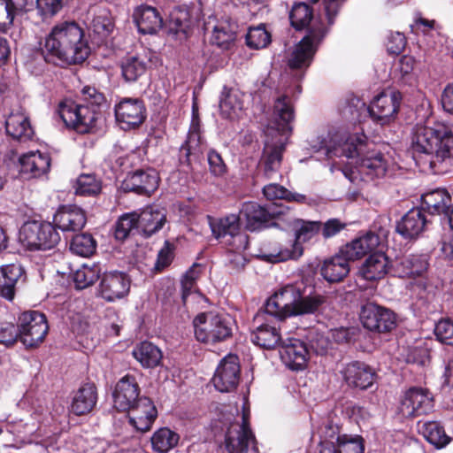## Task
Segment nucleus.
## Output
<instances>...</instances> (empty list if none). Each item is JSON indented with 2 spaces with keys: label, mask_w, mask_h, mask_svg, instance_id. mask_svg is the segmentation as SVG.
Listing matches in <instances>:
<instances>
[{
  "label": "nucleus",
  "mask_w": 453,
  "mask_h": 453,
  "mask_svg": "<svg viewBox=\"0 0 453 453\" xmlns=\"http://www.w3.org/2000/svg\"><path fill=\"white\" fill-rule=\"evenodd\" d=\"M411 149L418 164L426 165L435 173L444 172L443 165L453 160V127L440 121L429 119L425 125L415 128Z\"/></svg>",
  "instance_id": "f257e3e1"
},
{
  "label": "nucleus",
  "mask_w": 453,
  "mask_h": 453,
  "mask_svg": "<svg viewBox=\"0 0 453 453\" xmlns=\"http://www.w3.org/2000/svg\"><path fill=\"white\" fill-rule=\"evenodd\" d=\"M320 150L329 158H356V165L350 173L344 172L350 181H356L358 178L365 181L380 179L386 176L389 169L388 159L363 134L352 135L343 143L325 145Z\"/></svg>",
  "instance_id": "f03ea898"
},
{
  "label": "nucleus",
  "mask_w": 453,
  "mask_h": 453,
  "mask_svg": "<svg viewBox=\"0 0 453 453\" xmlns=\"http://www.w3.org/2000/svg\"><path fill=\"white\" fill-rule=\"evenodd\" d=\"M44 48L48 58L66 65L82 63L90 52L82 28L73 21L56 24L45 39Z\"/></svg>",
  "instance_id": "7ed1b4c3"
},
{
  "label": "nucleus",
  "mask_w": 453,
  "mask_h": 453,
  "mask_svg": "<svg viewBox=\"0 0 453 453\" xmlns=\"http://www.w3.org/2000/svg\"><path fill=\"white\" fill-rule=\"evenodd\" d=\"M84 104L65 101L58 106V114L66 127L77 133L91 132L96 126L100 112L98 108L104 103V96L96 88L86 86L81 90Z\"/></svg>",
  "instance_id": "20e7f679"
},
{
  "label": "nucleus",
  "mask_w": 453,
  "mask_h": 453,
  "mask_svg": "<svg viewBox=\"0 0 453 453\" xmlns=\"http://www.w3.org/2000/svg\"><path fill=\"white\" fill-rule=\"evenodd\" d=\"M193 325L196 340L204 343L224 342L232 335L230 319L214 311L198 314Z\"/></svg>",
  "instance_id": "39448f33"
},
{
  "label": "nucleus",
  "mask_w": 453,
  "mask_h": 453,
  "mask_svg": "<svg viewBox=\"0 0 453 453\" xmlns=\"http://www.w3.org/2000/svg\"><path fill=\"white\" fill-rule=\"evenodd\" d=\"M19 240L27 250H45L55 247L60 236L50 223L29 221L21 226Z\"/></svg>",
  "instance_id": "423d86ee"
},
{
  "label": "nucleus",
  "mask_w": 453,
  "mask_h": 453,
  "mask_svg": "<svg viewBox=\"0 0 453 453\" xmlns=\"http://www.w3.org/2000/svg\"><path fill=\"white\" fill-rule=\"evenodd\" d=\"M284 150V137H266L263 155L256 174L257 182L276 180L277 177H281L280 168Z\"/></svg>",
  "instance_id": "0eeeda50"
},
{
  "label": "nucleus",
  "mask_w": 453,
  "mask_h": 453,
  "mask_svg": "<svg viewBox=\"0 0 453 453\" xmlns=\"http://www.w3.org/2000/svg\"><path fill=\"white\" fill-rule=\"evenodd\" d=\"M18 327L19 339L29 348L42 343L49 329L45 316L36 311L23 312L19 317Z\"/></svg>",
  "instance_id": "6e6552de"
},
{
  "label": "nucleus",
  "mask_w": 453,
  "mask_h": 453,
  "mask_svg": "<svg viewBox=\"0 0 453 453\" xmlns=\"http://www.w3.org/2000/svg\"><path fill=\"white\" fill-rule=\"evenodd\" d=\"M433 408V394L427 388L413 387L403 393L398 411L403 418H415L427 414Z\"/></svg>",
  "instance_id": "1a4fd4ad"
},
{
  "label": "nucleus",
  "mask_w": 453,
  "mask_h": 453,
  "mask_svg": "<svg viewBox=\"0 0 453 453\" xmlns=\"http://www.w3.org/2000/svg\"><path fill=\"white\" fill-rule=\"evenodd\" d=\"M301 287L302 283L289 284L279 289L267 300L265 312L280 319L293 316Z\"/></svg>",
  "instance_id": "9d476101"
},
{
  "label": "nucleus",
  "mask_w": 453,
  "mask_h": 453,
  "mask_svg": "<svg viewBox=\"0 0 453 453\" xmlns=\"http://www.w3.org/2000/svg\"><path fill=\"white\" fill-rule=\"evenodd\" d=\"M325 33V30L320 28L310 31L293 49L288 57V66L291 69L307 68L311 65Z\"/></svg>",
  "instance_id": "9b49d317"
},
{
  "label": "nucleus",
  "mask_w": 453,
  "mask_h": 453,
  "mask_svg": "<svg viewBox=\"0 0 453 453\" xmlns=\"http://www.w3.org/2000/svg\"><path fill=\"white\" fill-rule=\"evenodd\" d=\"M241 366L237 356L229 354L218 365L212 378L215 388L220 392L234 390L240 381Z\"/></svg>",
  "instance_id": "f8f14e48"
},
{
  "label": "nucleus",
  "mask_w": 453,
  "mask_h": 453,
  "mask_svg": "<svg viewBox=\"0 0 453 453\" xmlns=\"http://www.w3.org/2000/svg\"><path fill=\"white\" fill-rule=\"evenodd\" d=\"M295 118L290 99L283 96L274 104L273 119L265 129L266 137H283L291 131V122Z\"/></svg>",
  "instance_id": "ddd939ff"
},
{
  "label": "nucleus",
  "mask_w": 453,
  "mask_h": 453,
  "mask_svg": "<svg viewBox=\"0 0 453 453\" xmlns=\"http://www.w3.org/2000/svg\"><path fill=\"white\" fill-rule=\"evenodd\" d=\"M400 101L399 92H382L372 100L366 110L374 121L386 125L395 119Z\"/></svg>",
  "instance_id": "4468645a"
},
{
  "label": "nucleus",
  "mask_w": 453,
  "mask_h": 453,
  "mask_svg": "<svg viewBox=\"0 0 453 453\" xmlns=\"http://www.w3.org/2000/svg\"><path fill=\"white\" fill-rule=\"evenodd\" d=\"M360 319L370 331L389 332L395 326V316L387 308L368 303L362 307Z\"/></svg>",
  "instance_id": "2eb2a0df"
},
{
  "label": "nucleus",
  "mask_w": 453,
  "mask_h": 453,
  "mask_svg": "<svg viewBox=\"0 0 453 453\" xmlns=\"http://www.w3.org/2000/svg\"><path fill=\"white\" fill-rule=\"evenodd\" d=\"M130 290V279L121 272L104 273L100 280L98 293L107 302L124 298Z\"/></svg>",
  "instance_id": "dca6fc26"
},
{
  "label": "nucleus",
  "mask_w": 453,
  "mask_h": 453,
  "mask_svg": "<svg viewBox=\"0 0 453 453\" xmlns=\"http://www.w3.org/2000/svg\"><path fill=\"white\" fill-rule=\"evenodd\" d=\"M255 448V437L249 422L248 414L243 413L242 424L230 426L226 435V448L229 453H247L249 448Z\"/></svg>",
  "instance_id": "f3484780"
},
{
  "label": "nucleus",
  "mask_w": 453,
  "mask_h": 453,
  "mask_svg": "<svg viewBox=\"0 0 453 453\" xmlns=\"http://www.w3.org/2000/svg\"><path fill=\"white\" fill-rule=\"evenodd\" d=\"M143 103L139 99L125 98L115 106L116 119L122 129L140 126L146 118Z\"/></svg>",
  "instance_id": "a211bd4d"
},
{
  "label": "nucleus",
  "mask_w": 453,
  "mask_h": 453,
  "mask_svg": "<svg viewBox=\"0 0 453 453\" xmlns=\"http://www.w3.org/2000/svg\"><path fill=\"white\" fill-rule=\"evenodd\" d=\"M126 411L128 414L129 423L141 433L150 430L157 417L154 403L145 396L139 398L138 402Z\"/></svg>",
  "instance_id": "6ab92c4d"
},
{
  "label": "nucleus",
  "mask_w": 453,
  "mask_h": 453,
  "mask_svg": "<svg viewBox=\"0 0 453 453\" xmlns=\"http://www.w3.org/2000/svg\"><path fill=\"white\" fill-rule=\"evenodd\" d=\"M140 388L132 375H126L116 384L113 392V404L119 411H126L132 408L133 404L138 402Z\"/></svg>",
  "instance_id": "aec40b11"
},
{
  "label": "nucleus",
  "mask_w": 453,
  "mask_h": 453,
  "mask_svg": "<svg viewBox=\"0 0 453 453\" xmlns=\"http://www.w3.org/2000/svg\"><path fill=\"white\" fill-rule=\"evenodd\" d=\"M309 350L303 342L298 339H288L282 342L280 357L286 366L292 370H300L306 365Z\"/></svg>",
  "instance_id": "412c9836"
},
{
  "label": "nucleus",
  "mask_w": 453,
  "mask_h": 453,
  "mask_svg": "<svg viewBox=\"0 0 453 453\" xmlns=\"http://www.w3.org/2000/svg\"><path fill=\"white\" fill-rule=\"evenodd\" d=\"M158 174L153 170L137 171L128 175L122 182L121 188L125 192L150 194L158 185Z\"/></svg>",
  "instance_id": "4be33fe9"
},
{
  "label": "nucleus",
  "mask_w": 453,
  "mask_h": 453,
  "mask_svg": "<svg viewBox=\"0 0 453 453\" xmlns=\"http://www.w3.org/2000/svg\"><path fill=\"white\" fill-rule=\"evenodd\" d=\"M55 226L63 232L81 230L87 222L85 211L76 205L59 208L53 219Z\"/></svg>",
  "instance_id": "5701e85b"
},
{
  "label": "nucleus",
  "mask_w": 453,
  "mask_h": 453,
  "mask_svg": "<svg viewBox=\"0 0 453 453\" xmlns=\"http://www.w3.org/2000/svg\"><path fill=\"white\" fill-rule=\"evenodd\" d=\"M19 163L20 173L27 178H37L49 172L50 157L39 150L29 151L19 158Z\"/></svg>",
  "instance_id": "b1692460"
},
{
  "label": "nucleus",
  "mask_w": 453,
  "mask_h": 453,
  "mask_svg": "<svg viewBox=\"0 0 453 453\" xmlns=\"http://www.w3.org/2000/svg\"><path fill=\"white\" fill-rule=\"evenodd\" d=\"M346 383L353 388L366 389L373 384L375 373L367 365L360 362L348 364L341 372Z\"/></svg>",
  "instance_id": "393cba45"
},
{
  "label": "nucleus",
  "mask_w": 453,
  "mask_h": 453,
  "mask_svg": "<svg viewBox=\"0 0 453 453\" xmlns=\"http://www.w3.org/2000/svg\"><path fill=\"white\" fill-rule=\"evenodd\" d=\"M379 244L380 237L369 232L347 243L341 249V252L349 261H355L373 251Z\"/></svg>",
  "instance_id": "a878e982"
},
{
  "label": "nucleus",
  "mask_w": 453,
  "mask_h": 453,
  "mask_svg": "<svg viewBox=\"0 0 453 453\" xmlns=\"http://www.w3.org/2000/svg\"><path fill=\"white\" fill-rule=\"evenodd\" d=\"M134 21L141 34H156L163 26L158 11L149 5L137 7L133 13Z\"/></svg>",
  "instance_id": "bb28decb"
},
{
  "label": "nucleus",
  "mask_w": 453,
  "mask_h": 453,
  "mask_svg": "<svg viewBox=\"0 0 453 453\" xmlns=\"http://www.w3.org/2000/svg\"><path fill=\"white\" fill-rule=\"evenodd\" d=\"M6 132L12 138L27 141L34 134L28 117L22 108L12 110L5 121Z\"/></svg>",
  "instance_id": "cd10ccee"
},
{
  "label": "nucleus",
  "mask_w": 453,
  "mask_h": 453,
  "mask_svg": "<svg viewBox=\"0 0 453 453\" xmlns=\"http://www.w3.org/2000/svg\"><path fill=\"white\" fill-rule=\"evenodd\" d=\"M251 342L265 349H273L282 344L280 328L273 321H266L252 331Z\"/></svg>",
  "instance_id": "c85d7f7f"
},
{
  "label": "nucleus",
  "mask_w": 453,
  "mask_h": 453,
  "mask_svg": "<svg viewBox=\"0 0 453 453\" xmlns=\"http://www.w3.org/2000/svg\"><path fill=\"white\" fill-rule=\"evenodd\" d=\"M280 213V211H269L255 202H248L243 203L239 217L242 222H245V227L248 230L255 231L263 223L267 222L271 216Z\"/></svg>",
  "instance_id": "c756f323"
},
{
  "label": "nucleus",
  "mask_w": 453,
  "mask_h": 453,
  "mask_svg": "<svg viewBox=\"0 0 453 453\" xmlns=\"http://www.w3.org/2000/svg\"><path fill=\"white\" fill-rule=\"evenodd\" d=\"M426 224L424 212L420 209L414 208L402 218L396 226V230L406 239H415L424 231Z\"/></svg>",
  "instance_id": "7c9ffc66"
},
{
  "label": "nucleus",
  "mask_w": 453,
  "mask_h": 453,
  "mask_svg": "<svg viewBox=\"0 0 453 453\" xmlns=\"http://www.w3.org/2000/svg\"><path fill=\"white\" fill-rule=\"evenodd\" d=\"M0 296L9 301L15 296L16 285L24 273L19 264H10L0 267Z\"/></svg>",
  "instance_id": "2f4dec72"
},
{
  "label": "nucleus",
  "mask_w": 453,
  "mask_h": 453,
  "mask_svg": "<svg viewBox=\"0 0 453 453\" xmlns=\"http://www.w3.org/2000/svg\"><path fill=\"white\" fill-rule=\"evenodd\" d=\"M349 260L340 251L335 256L326 259L320 268V273L328 282H339L349 273Z\"/></svg>",
  "instance_id": "473e14b6"
},
{
  "label": "nucleus",
  "mask_w": 453,
  "mask_h": 453,
  "mask_svg": "<svg viewBox=\"0 0 453 453\" xmlns=\"http://www.w3.org/2000/svg\"><path fill=\"white\" fill-rule=\"evenodd\" d=\"M138 217L141 234L146 237L160 230L166 221L165 210L157 207H148Z\"/></svg>",
  "instance_id": "72a5a7b5"
},
{
  "label": "nucleus",
  "mask_w": 453,
  "mask_h": 453,
  "mask_svg": "<svg viewBox=\"0 0 453 453\" xmlns=\"http://www.w3.org/2000/svg\"><path fill=\"white\" fill-rule=\"evenodd\" d=\"M427 268L424 256L409 255L397 259L394 265L395 273L401 278L420 276Z\"/></svg>",
  "instance_id": "f704fd0d"
},
{
  "label": "nucleus",
  "mask_w": 453,
  "mask_h": 453,
  "mask_svg": "<svg viewBox=\"0 0 453 453\" xmlns=\"http://www.w3.org/2000/svg\"><path fill=\"white\" fill-rule=\"evenodd\" d=\"M97 401L96 386L85 383L76 392L71 405L72 411L76 415H84L93 410Z\"/></svg>",
  "instance_id": "c9c22d12"
},
{
  "label": "nucleus",
  "mask_w": 453,
  "mask_h": 453,
  "mask_svg": "<svg viewBox=\"0 0 453 453\" xmlns=\"http://www.w3.org/2000/svg\"><path fill=\"white\" fill-rule=\"evenodd\" d=\"M303 253V248L300 243L290 240L284 243H274L269 250L264 254V257L271 262L286 261L288 259H297Z\"/></svg>",
  "instance_id": "e433bc0d"
},
{
  "label": "nucleus",
  "mask_w": 453,
  "mask_h": 453,
  "mask_svg": "<svg viewBox=\"0 0 453 453\" xmlns=\"http://www.w3.org/2000/svg\"><path fill=\"white\" fill-rule=\"evenodd\" d=\"M388 257L383 253L372 254L362 265L360 275L367 280H378L388 273Z\"/></svg>",
  "instance_id": "4c0bfd02"
},
{
  "label": "nucleus",
  "mask_w": 453,
  "mask_h": 453,
  "mask_svg": "<svg viewBox=\"0 0 453 453\" xmlns=\"http://www.w3.org/2000/svg\"><path fill=\"white\" fill-rule=\"evenodd\" d=\"M422 201L430 214H449L451 197L445 189H435L422 196Z\"/></svg>",
  "instance_id": "58836bf2"
},
{
  "label": "nucleus",
  "mask_w": 453,
  "mask_h": 453,
  "mask_svg": "<svg viewBox=\"0 0 453 453\" xmlns=\"http://www.w3.org/2000/svg\"><path fill=\"white\" fill-rule=\"evenodd\" d=\"M243 97L244 94L237 89L223 93L219 103L221 115L230 119L238 118L244 107Z\"/></svg>",
  "instance_id": "ea45409f"
},
{
  "label": "nucleus",
  "mask_w": 453,
  "mask_h": 453,
  "mask_svg": "<svg viewBox=\"0 0 453 453\" xmlns=\"http://www.w3.org/2000/svg\"><path fill=\"white\" fill-rule=\"evenodd\" d=\"M132 354L142 367L151 368L159 365L162 359L161 350L153 343L142 342L134 348Z\"/></svg>",
  "instance_id": "a19ab883"
},
{
  "label": "nucleus",
  "mask_w": 453,
  "mask_h": 453,
  "mask_svg": "<svg viewBox=\"0 0 453 453\" xmlns=\"http://www.w3.org/2000/svg\"><path fill=\"white\" fill-rule=\"evenodd\" d=\"M236 26L227 20L219 21L214 26L211 42L219 48L227 50L235 40Z\"/></svg>",
  "instance_id": "79ce46f5"
},
{
  "label": "nucleus",
  "mask_w": 453,
  "mask_h": 453,
  "mask_svg": "<svg viewBox=\"0 0 453 453\" xmlns=\"http://www.w3.org/2000/svg\"><path fill=\"white\" fill-rule=\"evenodd\" d=\"M418 431L428 442L437 449L445 447L450 441V438L445 434L443 427L436 421L423 423Z\"/></svg>",
  "instance_id": "37998d69"
},
{
  "label": "nucleus",
  "mask_w": 453,
  "mask_h": 453,
  "mask_svg": "<svg viewBox=\"0 0 453 453\" xmlns=\"http://www.w3.org/2000/svg\"><path fill=\"white\" fill-rule=\"evenodd\" d=\"M179 439L175 432L167 427H162L153 434L150 441L154 451L166 453L178 444Z\"/></svg>",
  "instance_id": "c03bdc74"
},
{
  "label": "nucleus",
  "mask_w": 453,
  "mask_h": 453,
  "mask_svg": "<svg viewBox=\"0 0 453 453\" xmlns=\"http://www.w3.org/2000/svg\"><path fill=\"white\" fill-rule=\"evenodd\" d=\"M303 286L302 285L293 316L315 313L326 301V296L319 294L303 296Z\"/></svg>",
  "instance_id": "a18cd8bd"
},
{
  "label": "nucleus",
  "mask_w": 453,
  "mask_h": 453,
  "mask_svg": "<svg viewBox=\"0 0 453 453\" xmlns=\"http://www.w3.org/2000/svg\"><path fill=\"white\" fill-rule=\"evenodd\" d=\"M241 219L239 216L231 214L217 221L210 223L213 235L217 239L223 238L226 240L231 234H234L240 230Z\"/></svg>",
  "instance_id": "49530a36"
},
{
  "label": "nucleus",
  "mask_w": 453,
  "mask_h": 453,
  "mask_svg": "<svg viewBox=\"0 0 453 453\" xmlns=\"http://www.w3.org/2000/svg\"><path fill=\"white\" fill-rule=\"evenodd\" d=\"M292 226L295 233V240L302 245V243L309 242L319 233L321 222L296 219L292 223Z\"/></svg>",
  "instance_id": "de8ad7c7"
},
{
  "label": "nucleus",
  "mask_w": 453,
  "mask_h": 453,
  "mask_svg": "<svg viewBox=\"0 0 453 453\" xmlns=\"http://www.w3.org/2000/svg\"><path fill=\"white\" fill-rule=\"evenodd\" d=\"M263 194L268 200L284 199L288 202H306V196L304 195L293 193L277 183L265 185L263 188Z\"/></svg>",
  "instance_id": "09e8293b"
},
{
  "label": "nucleus",
  "mask_w": 453,
  "mask_h": 453,
  "mask_svg": "<svg viewBox=\"0 0 453 453\" xmlns=\"http://www.w3.org/2000/svg\"><path fill=\"white\" fill-rule=\"evenodd\" d=\"M139 217L136 212L122 215L116 223L115 237L123 241L131 234L141 233L139 228Z\"/></svg>",
  "instance_id": "8fccbe9b"
},
{
  "label": "nucleus",
  "mask_w": 453,
  "mask_h": 453,
  "mask_svg": "<svg viewBox=\"0 0 453 453\" xmlns=\"http://www.w3.org/2000/svg\"><path fill=\"white\" fill-rule=\"evenodd\" d=\"M190 27L189 13L184 9H175L170 14L168 32L173 35L186 36Z\"/></svg>",
  "instance_id": "3c124183"
},
{
  "label": "nucleus",
  "mask_w": 453,
  "mask_h": 453,
  "mask_svg": "<svg viewBox=\"0 0 453 453\" xmlns=\"http://www.w3.org/2000/svg\"><path fill=\"white\" fill-rule=\"evenodd\" d=\"M147 69L146 62L137 56L125 58L121 65L122 75L127 81H134L144 74Z\"/></svg>",
  "instance_id": "603ef678"
},
{
  "label": "nucleus",
  "mask_w": 453,
  "mask_h": 453,
  "mask_svg": "<svg viewBox=\"0 0 453 453\" xmlns=\"http://www.w3.org/2000/svg\"><path fill=\"white\" fill-rule=\"evenodd\" d=\"M73 188L79 196H96L101 191L102 185L94 174H81L77 178Z\"/></svg>",
  "instance_id": "864d4df0"
},
{
  "label": "nucleus",
  "mask_w": 453,
  "mask_h": 453,
  "mask_svg": "<svg viewBox=\"0 0 453 453\" xmlns=\"http://www.w3.org/2000/svg\"><path fill=\"white\" fill-rule=\"evenodd\" d=\"M96 241L91 234H81L75 235L70 244V250L73 253L81 257H88L96 250Z\"/></svg>",
  "instance_id": "5fc2aeb1"
},
{
  "label": "nucleus",
  "mask_w": 453,
  "mask_h": 453,
  "mask_svg": "<svg viewBox=\"0 0 453 453\" xmlns=\"http://www.w3.org/2000/svg\"><path fill=\"white\" fill-rule=\"evenodd\" d=\"M246 42L250 48L263 49L271 42V35L264 25L250 27L246 35Z\"/></svg>",
  "instance_id": "6e6d98bb"
},
{
  "label": "nucleus",
  "mask_w": 453,
  "mask_h": 453,
  "mask_svg": "<svg viewBox=\"0 0 453 453\" xmlns=\"http://www.w3.org/2000/svg\"><path fill=\"white\" fill-rule=\"evenodd\" d=\"M312 12L304 3L296 4L289 14L291 25L296 29H302L311 20Z\"/></svg>",
  "instance_id": "4d7b16f0"
},
{
  "label": "nucleus",
  "mask_w": 453,
  "mask_h": 453,
  "mask_svg": "<svg viewBox=\"0 0 453 453\" xmlns=\"http://www.w3.org/2000/svg\"><path fill=\"white\" fill-rule=\"evenodd\" d=\"M99 277V270L96 266L82 265L73 274V281L79 289H83L92 285Z\"/></svg>",
  "instance_id": "13d9d810"
},
{
  "label": "nucleus",
  "mask_w": 453,
  "mask_h": 453,
  "mask_svg": "<svg viewBox=\"0 0 453 453\" xmlns=\"http://www.w3.org/2000/svg\"><path fill=\"white\" fill-rule=\"evenodd\" d=\"M223 242L231 246V250L237 253L235 255L236 262L243 265L245 259L240 253L248 248V235L238 231L237 233H234V234H231L230 237H227L226 240H224Z\"/></svg>",
  "instance_id": "bf43d9fd"
},
{
  "label": "nucleus",
  "mask_w": 453,
  "mask_h": 453,
  "mask_svg": "<svg viewBox=\"0 0 453 453\" xmlns=\"http://www.w3.org/2000/svg\"><path fill=\"white\" fill-rule=\"evenodd\" d=\"M201 273V265L194 264L183 275L181 280L182 299L185 302L187 297L196 290V281Z\"/></svg>",
  "instance_id": "052dcab7"
},
{
  "label": "nucleus",
  "mask_w": 453,
  "mask_h": 453,
  "mask_svg": "<svg viewBox=\"0 0 453 453\" xmlns=\"http://www.w3.org/2000/svg\"><path fill=\"white\" fill-rule=\"evenodd\" d=\"M66 0H37L35 11L42 19H49L55 16L65 5Z\"/></svg>",
  "instance_id": "680f3d73"
},
{
  "label": "nucleus",
  "mask_w": 453,
  "mask_h": 453,
  "mask_svg": "<svg viewBox=\"0 0 453 453\" xmlns=\"http://www.w3.org/2000/svg\"><path fill=\"white\" fill-rule=\"evenodd\" d=\"M201 135L199 132L198 119L194 118L188 134L185 145L182 149L187 150V155L200 151Z\"/></svg>",
  "instance_id": "e2e57ef3"
},
{
  "label": "nucleus",
  "mask_w": 453,
  "mask_h": 453,
  "mask_svg": "<svg viewBox=\"0 0 453 453\" xmlns=\"http://www.w3.org/2000/svg\"><path fill=\"white\" fill-rule=\"evenodd\" d=\"M434 334L440 342L453 346V321L441 319L435 325Z\"/></svg>",
  "instance_id": "0e129e2a"
},
{
  "label": "nucleus",
  "mask_w": 453,
  "mask_h": 453,
  "mask_svg": "<svg viewBox=\"0 0 453 453\" xmlns=\"http://www.w3.org/2000/svg\"><path fill=\"white\" fill-rule=\"evenodd\" d=\"M173 245L168 241L165 242L163 248L158 251L157 258L153 265V270L159 273L166 268L173 259Z\"/></svg>",
  "instance_id": "69168bd1"
},
{
  "label": "nucleus",
  "mask_w": 453,
  "mask_h": 453,
  "mask_svg": "<svg viewBox=\"0 0 453 453\" xmlns=\"http://www.w3.org/2000/svg\"><path fill=\"white\" fill-rule=\"evenodd\" d=\"M92 27L95 33L106 36L112 30L113 24L109 14L102 12L93 19Z\"/></svg>",
  "instance_id": "338daca9"
},
{
  "label": "nucleus",
  "mask_w": 453,
  "mask_h": 453,
  "mask_svg": "<svg viewBox=\"0 0 453 453\" xmlns=\"http://www.w3.org/2000/svg\"><path fill=\"white\" fill-rule=\"evenodd\" d=\"M364 444L361 437H355L349 440H341L339 441L337 453H363Z\"/></svg>",
  "instance_id": "774afa93"
}]
</instances>
